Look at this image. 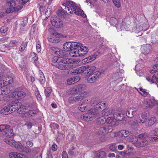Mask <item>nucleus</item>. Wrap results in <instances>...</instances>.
I'll return each mask as SVG.
<instances>
[{"label": "nucleus", "instance_id": "obj_15", "mask_svg": "<svg viewBox=\"0 0 158 158\" xmlns=\"http://www.w3.org/2000/svg\"><path fill=\"white\" fill-rule=\"evenodd\" d=\"M149 141L145 139L139 140L136 144V147L137 148L143 147L149 144Z\"/></svg>", "mask_w": 158, "mask_h": 158}, {"label": "nucleus", "instance_id": "obj_29", "mask_svg": "<svg viewBox=\"0 0 158 158\" xmlns=\"http://www.w3.org/2000/svg\"><path fill=\"white\" fill-rule=\"evenodd\" d=\"M156 121V118L155 117H151L149 119L148 122V125L149 126H151L153 125Z\"/></svg>", "mask_w": 158, "mask_h": 158}, {"label": "nucleus", "instance_id": "obj_20", "mask_svg": "<svg viewBox=\"0 0 158 158\" xmlns=\"http://www.w3.org/2000/svg\"><path fill=\"white\" fill-rule=\"evenodd\" d=\"M85 66H83L77 68L73 70L72 73L74 74H77L85 72Z\"/></svg>", "mask_w": 158, "mask_h": 158}, {"label": "nucleus", "instance_id": "obj_12", "mask_svg": "<svg viewBox=\"0 0 158 158\" xmlns=\"http://www.w3.org/2000/svg\"><path fill=\"white\" fill-rule=\"evenodd\" d=\"M26 93L27 91L25 89L15 91L13 93V95L16 98H23L26 96Z\"/></svg>", "mask_w": 158, "mask_h": 158}, {"label": "nucleus", "instance_id": "obj_9", "mask_svg": "<svg viewBox=\"0 0 158 158\" xmlns=\"http://www.w3.org/2000/svg\"><path fill=\"white\" fill-rule=\"evenodd\" d=\"M50 53L53 55H58L57 57L64 56L66 54L65 52H63L61 49L55 47H51L49 49Z\"/></svg>", "mask_w": 158, "mask_h": 158}, {"label": "nucleus", "instance_id": "obj_8", "mask_svg": "<svg viewBox=\"0 0 158 158\" xmlns=\"http://www.w3.org/2000/svg\"><path fill=\"white\" fill-rule=\"evenodd\" d=\"M106 108V104L103 102H100L96 104L95 107L94 108H91L93 109V113L95 114L97 113V117L99 116L100 115L99 112L103 110Z\"/></svg>", "mask_w": 158, "mask_h": 158}, {"label": "nucleus", "instance_id": "obj_18", "mask_svg": "<svg viewBox=\"0 0 158 158\" xmlns=\"http://www.w3.org/2000/svg\"><path fill=\"white\" fill-rule=\"evenodd\" d=\"M85 73L88 74V75H89V74H91L94 71L96 67L94 66H85Z\"/></svg>", "mask_w": 158, "mask_h": 158}, {"label": "nucleus", "instance_id": "obj_41", "mask_svg": "<svg viewBox=\"0 0 158 158\" xmlns=\"http://www.w3.org/2000/svg\"><path fill=\"white\" fill-rule=\"evenodd\" d=\"M52 89L50 87H48L45 89V94L47 97H49L52 92Z\"/></svg>", "mask_w": 158, "mask_h": 158}, {"label": "nucleus", "instance_id": "obj_27", "mask_svg": "<svg viewBox=\"0 0 158 158\" xmlns=\"http://www.w3.org/2000/svg\"><path fill=\"white\" fill-rule=\"evenodd\" d=\"M105 122L107 123L110 124L111 123L112 126H115L117 125V124L114 121L113 117H109L107 118V119L105 120Z\"/></svg>", "mask_w": 158, "mask_h": 158}, {"label": "nucleus", "instance_id": "obj_30", "mask_svg": "<svg viewBox=\"0 0 158 158\" xmlns=\"http://www.w3.org/2000/svg\"><path fill=\"white\" fill-rule=\"evenodd\" d=\"M9 127H6V129L5 130L4 132H5V135L7 136H11L13 135V130L10 128H9Z\"/></svg>", "mask_w": 158, "mask_h": 158}, {"label": "nucleus", "instance_id": "obj_13", "mask_svg": "<svg viewBox=\"0 0 158 158\" xmlns=\"http://www.w3.org/2000/svg\"><path fill=\"white\" fill-rule=\"evenodd\" d=\"M17 104L18 103L12 102L10 104L5 106L4 108L6 109L8 112H9V114L16 110V108H18Z\"/></svg>", "mask_w": 158, "mask_h": 158}, {"label": "nucleus", "instance_id": "obj_60", "mask_svg": "<svg viewBox=\"0 0 158 158\" xmlns=\"http://www.w3.org/2000/svg\"><path fill=\"white\" fill-rule=\"evenodd\" d=\"M8 112L6 109L4 107L1 110L0 112L2 114L6 115L9 114V112Z\"/></svg>", "mask_w": 158, "mask_h": 158}, {"label": "nucleus", "instance_id": "obj_11", "mask_svg": "<svg viewBox=\"0 0 158 158\" xmlns=\"http://www.w3.org/2000/svg\"><path fill=\"white\" fill-rule=\"evenodd\" d=\"M51 22L52 25L56 27H62L63 25V22L57 17H52Z\"/></svg>", "mask_w": 158, "mask_h": 158}, {"label": "nucleus", "instance_id": "obj_28", "mask_svg": "<svg viewBox=\"0 0 158 158\" xmlns=\"http://www.w3.org/2000/svg\"><path fill=\"white\" fill-rule=\"evenodd\" d=\"M38 111L36 110H29L28 112H27L26 114L28 115V116L29 117H30L32 116H34L35 115L37 114Z\"/></svg>", "mask_w": 158, "mask_h": 158}, {"label": "nucleus", "instance_id": "obj_26", "mask_svg": "<svg viewBox=\"0 0 158 158\" xmlns=\"http://www.w3.org/2000/svg\"><path fill=\"white\" fill-rule=\"evenodd\" d=\"M9 155L10 158H21L22 156V154L15 152L10 153Z\"/></svg>", "mask_w": 158, "mask_h": 158}, {"label": "nucleus", "instance_id": "obj_21", "mask_svg": "<svg viewBox=\"0 0 158 158\" xmlns=\"http://www.w3.org/2000/svg\"><path fill=\"white\" fill-rule=\"evenodd\" d=\"M87 103L88 100H85L84 101V102H83L81 105L79 106L78 109L79 110L82 112H84L88 109V106L85 105Z\"/></svg>", "mask_w": 158, "mask_h": 158}, {"label": "nucleus", "instance_id": "obj_14", "mask_svg": "<svg viewBox=\"0 0 158 158\" xmlns=\"http://www.w3.org/2000/svg\"><path fill=\"white\" fill-rule=\"evenodd\" d=\"M4 141L8 145H9L12 147H15V148L18 150V147H17V144H18L19 143H20L15 142V141L13 140L12 139H10L9 138L4 139Z\"/></svg>", "mask_w": 158, "mask_h": 158}, {"label": "nucleus", "instance_id": "obj_40", "mask_svg": "<svg viewBox=\"0 0 158 158\" xmlns=\"http://www.w3.org/2000/svg\"><path fill=\"white\" fill-rule=\"evenodd\" d=\"M95 59V57L93 55L88 57L87 58L85 59L84 60V62H85L86 63H88L94 60Z\"/></svg>", "mask_w": 158, "mask_h": 158}, {"label": "nucleus", "instance_id": "obj_22", "mask_svg": "<svg viewBox=\"0 0 158 158\" xmlns=\"http://www.w3.org/2000/svg\"><path fill=\"white\" fill-rule=\"evenodd\" d=\"M114 119L118 121H121L123 118V116L121 113L115 112L114 114Z\"/></svg>", "mask_w": 158, "mask_h": 158}, {"label": "nucleus", "instance_id": "obj_5", "mask_svg": "<svg viewBox=\"0 0 158 158\" xmlns=\"http://www.w3.org/2000/svg\"><path fill=\"white\" fill-rule=\"evenodd\" d=\"M103 72L102 70L96 71L91 74H89L87 78V81L89 83H93L98 81Z\"/></svg>", "mask_w": 158, "mask_h": 158}, {"label": "nucleus", "instance_id": "obj_16", "mask_svg": "<svg viewBox=\"0 0 158 158\" xmlns=\"http://www.w3.org/2000/svg\"><path fill=\"white\" fill-rule=\"evenodd\" d=\"M136 119V121L137 123H143L147 121V115L146 114H142L141 115V117H137Z\"/></svg>", "mask_w": 158, "mask_h": 158}, {"label": "nucleus", "instance_id": "obj_43", "mask_svg": "<svg viewBox=\"0 0 158 158\" xmlns=\"http://www.w3.org/2000/svg\"><path fill=\"white\" fill-rule=\"evenodd\" d=\"M128 124L133 128H136L138 127V125L135 121L131 120L128 122Z\"/></svg>", "mask_w": 158, "mask_h": 158}, {"label": "nucleus", "instance_id": "obj_23", "mask_svg": "<svg viewBox=\"0 0 158 158\" xmlns=\"http://www.w3.org/2000/svg\"><path fill=\"white\" fill-rule=\"evenodd\" d=\"M10 90L7 87H2L0 88V94L6 95L10 92Z\"/></svg>", "mask_w": 158, "mask_h": 158}, {"label": "nucleus", "instance_id": "obj_25", "mask_svg": "<svg viewBox=\"0 0 158 158\" xmlns=\"http://www.w3.org/2000/svg\"><path fill=\"white\" fill-rule=\"evenodd\" d=\"M146 79L151 84L156 83V81L158 82V78L155 75H153L152 77H148Z\"/></svg>", "mask_w": 158, "mask_h": 158}, {"label": "nucleus", "instance_id": "obj_59", "mask_svg": "<svg viewBox=\"0 0 158 158\" xmlns=\"http://www.w3.org/2000/svg\"><path fill=\"white\" fill-rule=\"evenodd\" d=\"M75 148L74 147H72L70 149H69L68 151V154L71 156H73L74 155V152L73 150Z\"/></svg>", "mask_w": 158, "mask_h": 158}, {"label": "nucleus", "instance_id": "obj_47", "mask_svg": "<svg viewBox=\"0 0 158 158\" xmlns=\"http://www.w3.org/2000/svg\"><path fill=\"white\" fill-rule=\"evenodd\" d=\"M79 89V91H81L85 90L86 88V85L84 84H82L78 85Z\"/></svg>", "mask_w": 158, "mask_h": 158}, {"label": "nucleus", "instance_id": "obj_10", "mask_svg": "<svg viewBox=\"0 0 158 158\" xmlns=\"http://www.w3.org/2000/svg\"><path fill=\"white\" fill-rule=\"evenodd\" d=\"M61 35L59 33H54V34L51 35L48 38L49 41L52 43H57L60 41V38Z\"/></svg>", "mask_w": 158, "mask_h": 158}, {"label": "nucleus", "instance_id": "obj_62", "mask_svg": "<svg viewBox=\"0 0 158 158\" xmlns=\"http://www.w3.org/2000/svg\"><path fill=\"white\" fill-rule=\"evenodd\" d=\"M74 93H76L78 92H80L78 85L75 86L72 89Z\"/></svg>", "mask_w": 158, "mask_h": 158}, {"label": "nucleus", "instance_id": "obj_63", "mask_svg": "<svg viewBox=\"0 0 158 158\" xmlns=\"http://www.w3.org/2000/svg\"><path fill=\"white\" fill-rule=\"evenodd\" d=\"M28 107L29 109H32L35 108V105L34 102H31L29 104Z\"/></svg>", "mask_w": 158, "mask_h": 158}, {"label": "nucleus", "instance_id": "obj_52", "mask_svg": "<svg viewBox=\"0 0 158 158\" xmlns=\"http://www.w3.org/2000/svg\"><path fill=\"white\" fill-rule=\"evenodd\" d=\"M68 101L70 104H73L76 103V100L75 99V97L72 96L69 98Z\"/></svg>", "mask_w": 158, "mask_h": 158}, {"label": "nucleus", "instance_id": "obj_51", "mask_svg": "<svg viewBox=\"0 0 158 158\" xmlns=\"http://www.w3.org/2000/svg\"><path fill=\"white\" fill-rule=\"evenodd\" d=\"M6 127H10V126L8 125L2 124L0 125V132L2 131H4L6 129Z\"/></svg>", "mask_w": 158, "mask_h": 158}, {"label": "nucleus", "instance_id": "obj_48", "mask_svg": "<svg viewBox=\"0 0 158 158\" xmlns=\"http://www.w3.org/2000/svg\"><path fill=\"white\" fill-rule=\"evenodd\" d=\"M121 133L122 136L125 137L128 136L130 134L129 132L125 130H122L121 131Z\"/></svg>", "mask_w": 158, "mask_h": 158}, {"label": "nucleus", "instance_id": "obj_37", "mask_svg": "<svg viewBox=\"0 0 158 158\" xmlns=\"http://www.w3.org/2000/svg\"><path fill=\"white\" fill-rule=\"evenodd\" d=\"M113 110L112 109H109L108 110H106L103 111L102 114V115L107 116L113 113Z\"/></svg>", "mask_w": 158, "mask_h": 158}, {"label": "nucleus", "instance_id": "obj_39", "mask_svg": "<svg viewBox=\"0 0 158 158\" xmlns=\"http://www.w3.org/2000/svg\"><path fill=\"white\" fill-rule=\"evenodd\" d=\"M79 94L77 96L75 97V99L76 102L81 101L85 98L84 95H82V94Z\"/></svg>", "mask_w": 158, "mask_h": 158}, {"label": "nucleus", "instance_id": "obj_53", "mask_svg": "<svg viewBox=\"0 0 158 158\" xmlns=\"http://www.w3.org/2000/svg\"><path fill=\"white\" fill-rule=\"evenodd\" d=\"M75 78H70L67 80V83L68 85H70L76 83Z\"/></svg>", "mask_w": 158, "mask_h": 158}, {"label": "nucleus", "instance_id": "obj_38", "mask_svg": "<svg viewBox=\"0 0 158 158\" xmlns=\"http://www.w3.org/2000/svg\"><path fill=\"white\" fill-rule=\"evenodd\" d=\"M139 89L142 92V93H141V92H139V93L141 94L142 96L146 97L148 95L149 93L148 92L146 91L145 89H143L142 87H141L139 88Z\"/></svg>", "mask_w": 158, "mask_h": 158}, {"label": "nucleus", "instance_id": "obj_1", "mask_svg": "<svg viewBox=\"0 0 158 158\" xmlns=\"http://www.w3.org/2000/svg\"><path fill=\"white\" fill-rule=\"evenodd\" d=\"M52 61L55 63L54 65L56 68L60 70H66L69 68V65L67 64H71L72 60L65 56L59 57H54Z\"/></svg>", "mask_w": 158, "mask_h": 158}, {"label": "nucleus", "instance_id": "obj_64", "mask_svg": "<svg viewBox=\"0 0 158 158\" xmlns=\"http://www.w3.org/2000/svg\"><path fill=\"white\" fill-rule=\"evenodd\" d=\"M23 8V6L21 5L16 6L14 7V11H15L17 12Z\"/></svg>", "mask_w": 158, "mask_h": 158}, {"label": "nucleus", "instance_id": "obj_55", "mask_svg": "<svg viewBox=\"0 0 158 158\" xmlns=\"http://www.w3.org/2000/svg\"><path fill=\"white\" fill-rule=\"evenodd\" d=\"M8 30L7 27L6 26L2 27L0 29V31L2 33H4Z\"/></svg>", "mask_w": 158, "mask_h": 158}, {"label": "nucleus", "instance_id": "obj_6", "mask_svg": "<svg viewBox=\"0 0 158 158\" xmlns=\"http://www.w3.org/2000/svg\"><path fill=\"white\" fill-rule=\"evenodd\" d=\"M93 110L90 109L87 113L83 114L81 116L82 119L86 121H89L93 120L97 117V113L94 114Z\"/></svg>", "mask_w": 158, "mask_h": 158}, {"label": "nucleus", "instance_id": "obj_7", "mask_svg": "<svg viewBox=\"0 0 158 158\" xmlns=\"http://www.w3.org/2000/svg\"><path fill=\"white\" fill-rule=\"evenodd\" d=\"M63 6L64 7V9L67 10L69 14H71L73 11V10L74 8H76L77 4L74 2L70 1L67 0L65 3L62 4Z\"/></svg>", "mask_w": 158, "mask_h": 158}, {"label": "nucleus", "instance_id": "obj_35", "mask_svg": "<svg viewBox=\"0 0 158 158\" xmlns=\"http://www.w3.org/2000/svg\"><path fill=\"white\" fill-rule=\"evenodd\" d=\"M97 133L98 134L101 135L107 134L106 127H102L99 128L97 131Z\"/></svg>", "mask_w": 158, "mask_h": 158}, {"label": "nucleus", "instance_id": "obj_56", "mask_svg": "<svg viewBox=\"0 0 158 158\" xmlns=\"http://www.w3.org/2000/svg\"><path fill=\"white\" fill-rule=\"evenodd\" d=\"M50 127L52 128L58 129L59 128V126L55 123H52L50 124Z\"/></svg>", "mask_w": 158, "mask_h": 158}, {"label": "nucleus", "instance_id": "obj_58", "mask_svg": "<svg viewBox=\"0 0 158 158\" xmlns=\"http://www.w3.org/2000/svg\"><path fill=\"white\" fill-rule=\"evenodd\" d=\"M113 2L117 8H119L120 6L119 0H112Z\"/></svg>", "mask_w": 158, "mask_h": 158}, {"label": "nucleus", "instance_id": "obj_24", "mask_svg": "<svg viewBox=\"0 0 158 158\" xmlns=\"http://www.w3.org/2000/svg\"><path fill=\"white\" fill-rule=\"evenodd\" d=\"M151 48L149 45H146L142 46L141 47V49L143 53H148L149 52Z\"/></svg>", "mask_w": 158, "mask_h": 158}, {"label": "nucleus", "instance_id": "obj_31", "mask_svg": "<svg viewBox=\"0 0 158 158\" xmlns=\"http://www.w3.org/2000/svg\"><path fill=\"white\" fill-rule=\"evenodd\" d=\"M25 106L23 105H21L18 108L17 112L20 114H23L27 113Z\"/></svg>", "mask_w": 158, "mask_h": 158}, {"label": "nucleus", "instance_id": "obj_49", "mask_svg": "<svg viewBox=\"0 0 158 158\" xmlns=\"http://www.w3.org/2000/svg\"><path fill=\"white\" fill-rule=\"evenodd\" d=\"M133 111L131 109H129L126 112L127 116L129 118H131L133 117Z\"/></svg>", "mask_w": 158, "mask_h": 158}, {"label": "nucleus", "instance_id": "obj_19", "mask_svg": "<svg viewBox=\"0 0 158 158\" xmlns=\"http://www.w3.org/2000/svg\"><path fill=\"white\" fill-rule=\"evenodd\" d=\"M64 10V9L59 10L56 11L57 15L60 17L65 18L66 17V14H69L67 10Z\"/></svg>", "mask_w": 158, "mask_h": 158}, {"label": "nucleus", "instance_id": "obj_42", "mask_svg": "<svg viewBox=\"0 0 158 158\" xmlns=\"http://www.w3.org/2000/svg\"><path fill=\"white\" fill-rule=\"evenodd\" d=\"M15 0H7V4L9 6L11 7L15 5Z\"/></svg>", "mask_w": 158, "mask_h": 158}, {"label": "nucleus", "instance_id": "obj_2", "mask_svg": "<svg viewBox=\"0 0 158 158\" xmlns=\"http://www.w3.org/2000/svg\"><path fill=\"white\" fill-rule=\"evenodd\" d=\"M77 43L75 51H73V52H72L74 54V57L82 56L86 55L89 52L88 48L80 43L78 42Z\"/></svg>", "mask_w": 158, "mask_h": 158}, {"label": "nucleus", "instance_id": "obj_50", "mask_svg": "<svg viewBox=\"0 0 158 158\" xmlns=\"http://www.w3.org/2000/svg\"><path fill=\"white\" fill-rule=\"evenodd\" d=\"M105 119L104 117L98 118L97 120V123L99 124L102 125L104 124L105 123L104 120Z\"/></svg>", "mask_w": 158, "mask_h": 158}, {"label": "nucleus", "instance_id": "obj_33", "mask_svg": "<svg viewBox=\"0 0 158 158\" xmlns=\"http://www.w3.org/2000/svg\"><path fill=\"white\" fill-rule=\"evenodd\" d=\"M146 103L147 104L146 107L150 108H152L155 106L154 103L152 102L150 100H147L146 101Z\"/></svg>", "mask_w": 158, "mask_h": 158}, {"label": "nucleus", "instance_id": "obj_61", "mask_svg": "<svg viewBox=\"0 0 158 158\" xmlns=\"http://www.w3.org/2000/svg\"><path fill=\"white\" fill-rule=\"evenodd\" d=\"M107 133L111 132L113 130L112 126L109 125L108 127H106Z\"/></svg>", "mask_w": 158, "mask_h": 158}, {"label": "nucleus", "instance_id": "obj_45", "mask_svg": "<svg viewBox=\"0 0 158 158\" xmlns=\"http://www.w3.org/2000/svg\"><path fill=\"white\" fill-rule=\"evenodd\" d=\"M106 156V153L104 151L100 152L97 154V156L99 158H104Z\"/></svg>", "mask_w": 158, "mask_h": 158}, {"label": "nucleus", "instance_id": "obj_36", "mask_svg": "<svg viewBox=\"0 0 158 158\" xmlns=\"http://www.w3.org/2000/svg\"><path fill=\"white\" fill-rule=\"evenodd\" d=\"M38 80L41 84H44L45 82V79L43 73L42 74H40V75L39 77Z\"/></svg>", "mask_w": 158, "mask_h": 158}, {"label": "nucleus", "instance_id": "obj_32", "mask_svg": "<svg viewBox=\"0 0 158 158\" xmlns=\"http://www.w3.org/2000/svg\"><path fill=\"white\" fill-rule=\"evenodd\" d=\"M0 77V88L2 87H7L6 86L8 84L7 81L2 80L3 77H2L1 76Z\"/></svg>", "mask_w": 158, "mask_h": 158}, {"label": "nucleus", "instance_id": "obj_34", "mask_svg": "<svg viewBox=\"0 0 158 158\" xmlns=\"http://www.w3.org/2000/svg\"><path fill=\"white\" fill-rule=\"evenodd\" d=\"M130 141L136 147V144L138 142V138L135 136H133L130 138Z\"/></svg>", "mask_w": 158, "mask_h": 158}, {"label": "nucleus", "instance_id": "obj_44", "mask_svg": "<svg viewBox=\"0 0 158 158\" xmlns=\"http://www.w3.org/2000/svg\"><path fill=\"white\" fill-rule=\"evenodd\" d=\"M18 43V42L16 40H11L10 41V44L7 45L8 47H14Z\"/></svg>", "mask_w": 158, "mask_h": 158}, {"label": "nucleus", "instance_id": "obj_54", "mask_svg": "<svg viewBox=\"0 0 158 158\" xmlns=\"http://www.w3.org/2000/svg\"><path fill=\"white\" fill-rule=\"evenodd\" d=\"M150 134L151 136L155 135L158 137V128L152 130Z\"/></svg>", "mask_w": 158, "mask_h": 158}, {"label": "nucleus", "instance_id": "obj_3", "mask_svg": "<svg viewBox=\"0 0 158 158\" xmlns=\"http://www.w3.org/2000/svg\"><path fill=\"white\" fill-rule=\"evenodd\" d=\"M18 151L20 152H24L26 153H30L32 155H35L37 154L39 152L38 148H35L31 149L29 148L24 147L21 143L17 144Z\"/></svg>", "mask_w": 158, "mask_h": 158}, {"label": "nucleus", "instance_id": "obj_57", "mask_svg": "<svg viewBox=\"0 0 158 158\" xmlns=\"http://www.w3.org/2000/svg\"><path fill=\"white\" fill-rule=\"evenodd\" d=\"M6 81L8 84H11L13 81V79L11 77L7 76L6 77Z\"/></svg>", "mask_w": 158, "mask_h": 158}, {"label": "nucleus", "instance_id": "obj_46", "mask_svg": "<svg viewBox=\"0 0 158 158\" xmlns=\"http://www.w3.org/2000/svg\"><path fill=\"white\" fill-rule=\"evenodd\" d=\"M27 42L23 43L20 47L19 51L20 52L23 51L25 50V48L27 46Z\"/></svg>", "mask_w": 158, "mask_h": 158}, {"label": "nucleus", "instance_id": "obj_4", "mask_svg": "<svg viewBox=\"0 0 158 158\" xmlns=\"http://www.w3.org/2000/svg\"><path fill=\"white\" fill-rule=\"evenodd\" d=\"M77 42H66L63 45V48L64 51H70L69 52L70 55L71 56L74 57L73 55L74 54L72 53L73 51H75L76 47L77 46Z\"/></svg>", "mask_w": 158, "mask_h": 158}, {"label": "nucleus", "instance_id": "obj_17", "mask_svg": "<svg viewBox=\"0 0 158 158\" xmlns=\"http://www.w3.org/2000/svg\"><path fill=\"white\" fill-rule=\"evenodd\" d=\"M74 8L75 9H74L73 10V11L74 12L75 14L81 16L84 18L86 17L85 14L84 13V12L79 7L76 6V8Z\"/></svg>", "mask_w": 158, "mask_h": 158}]
</instances>
